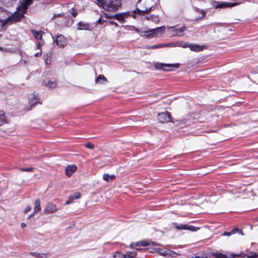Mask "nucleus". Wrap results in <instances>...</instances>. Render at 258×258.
Returning a JSON list of instances; mask_svg holds the SVG:
<instances>
[{
	"mask_svg": "<svg viewBox=\"0 0 258 258\" xmlns=\"http://www.w3.org/2000/svg\"><path fill=\"white\" fill-rule=\"evenodd\" d=\"M33 0H21V5L17 8V11L8 18L0 20V22L3 26L11 25L13 23L21 21L24 18V14L26 13L28 7L31 5Z\"/></svg>",
	"mask_w": 258,
	"mask_h": 258,
	"instance_id": "obj_1",
	"label": "nucleus"
},
{
	"mask_svg": "<svg viewBox=\"0 0 258 258\" xmlns=\"http://www.w3.org/2000/svg\"><path fill=\"white\" fill-rule=\"evenodd\" d=\"M98 5L105 10L115 11L121 6L120 0H97Z\"/></svg>",
	"mask_w": 258,
	"mask_h": 258,
	"instance_id": "obj_2",
	"label": "nucleus"
},
{
	"mask_svg": "<svg viewBox=\"0 0 258 258\" xmlns=\"http://www.w3.org/2000/svg\"><path fill=\"white\" fill-rule=\"evenodd\" d=\"M241 3H228L221 2H213L212 5L216 8H225L227 7H232L240 4Z\"/></svg>",
	"mask_w": 258,
	"mask_h": 258,
	"instance_id": "obj_3",
	"label": "nucleus"
},
{
	"mask_svg": "<svg viewBox=\"0 0 258 258\" xmlns=\"http://www.w3.org/2000/svg\"><path fill=\"white\" fill-rule=\"evenodd\" d=\"M158 120L161 123L168 122L171 121V117L168 112H162L158 114Z\"/></svg>",
	"mask_w": 258,
	"mask_h": 258,
	"instance_id": "obj_4",
	"label": "nucleus"
},
{
	"mask_svg": "<svg viewBox=\"0 0 258 258\" xmlns=\"http://www.w3.org/2000/svg\"><path fill=\"white\" fill-rule=\"evenodd\" d=\"M179 63H174V64H170V63H159L157 62L154 64V67L157 70H165V69H163V68L164 67H174L175 68H178L179 67Z\"/></svg>",
	"mask_w": 258,
	"mask_h": 258,
	"instance_id": "obj_5",
	"label": "nucleus"
},
{
	"mask_svg": "<svg viewBox=\"0 0 258 258\" xmlns=\"http://www.w3.org/2000/svg\"><path fill=\"white\" fill-rule=\"evenodd\" d=\"M57 211V208L54 204L52 203H49L47 204L44 212L46 214H52Z\"/></svg>",
	"mask_w": 258,
	"mask_h": 258,
	"instance_id": "obj_6",
	"label": "nucleus"
},
{
	"mask_svg": "<svg viewBox=\"0 0 258 258\" xmlns=\"http://www.w3.org/2000/svg\"><path fill=\"white\" fill-rule=\"evenodd\" d=\"M175 227L178 230H188L192 231H196L197 230L199 229V228L194 227L192 225L188 226L186 224H180L176 226Z\"/></svg>",
	"mask_w": 258,
	"mask_h": 258,
	"instance_id": "obj_7",
	"label": "nucleus"
},
{
	"mask_svg": "<svg viewBox=\"0 0 258 258\" xmlns=\"http://www.w3.org/2000/svg\"><path fill=\"white\" fill-rule=\"evenodd\" d=\"M55 42L57 46L63 47L67 45V40L62 35H58L56 37Z\"/></svg>",
	"mask_w": 258,
	"mask_h": 258,
	"instance_id": "obj_8",
	"label": "nucleus"
},
{
	"mask_svg": "<svg viewBox=\"0 0 258 258\" xmlns=\"http://www.w3.org/2000/svg\"><path fill=\"white\" fill-rule=\"evenodd\" d=\"M165 27L164 26H162L160 27L156 28L155 29H153L150 30L149 31H147V33H151L149 35H151L152 37L154 35H156L158 33H163L165 31Z\"/></svg>",
	"mask_w": 258,
	"mask_h": 258,
	"instance_id": "obj_9",
	"label": "nucleus"
},
{
	"mask_svg": "<svg viewBox=\"0 0 258 258\" xmlns=\"http://www.w3.org/2000/svg\"><path fill=\"white\" fill-rule=\"evenodd\" d=\"M76 169L77 166L75 165L68 166L66 168V173L68 176L70 177Z\"/></svg>",
	"mask_w": 258,
	"mask_h": 258,
	"instance_id": "obj_10",
	"label": "nucleus"
},
{
	"mask_svg": "<svg viewBox=\"0 0 258 258\" xmlns=\"http://www.w3.org/2000/svg\"><path fill=\"white\" fill-rule=\"evenodd\" d=\"M81 196V194L80 192H76L74 195L70 196L66 202V204L69 205L71 204L74 200L79 199L80 198Z\"/></svg>",
	"mask_w": 258,
	"mask_h": 258,
	"instance_id": "obj_11",
	"label": "nucleus"
},
{
	"mask_svg": "<svg viewBox=\"0 0 258 258\" xmlns=\"http://www.w3.org/2000/svg\"><path fill=\"white\" fill-rule=\"evenodd\" d=\"M188 47L192 51H200L203 50L204 46L198 44H189Z\"/></svg>",
	"mask_w": 258,
	"mask_h": 258,
	"instance_id": "obj_12",
	"label": "nucleus"
},
{
	"mask_svg": "<svg viewBox=\"0 0 258 258\" xmlns=\"http://www.w3.org/2000/svg\"><path fill=\"white\" fill-rule=\"evenodd\" d=\"M29 99L30 103L32 105H36L38 103L39 99L38 98L37 95L35 94H32L29 95Z\"/></svg>",
	"mask_w": 258,
	"mask_h": 258,
	"instance_id": "obj_13",
	"label": "nucleus"
},
{
	"mask_svg": "<svg viewBox=\"0 0 258 258\" xmlns=\"http://www.w3.org/2000/svg\"><path fill=\"white\" fill-rule=\"evenodd\" d=\"M79 30H90V25L87 23L82 22H80L78 23Z\"/></svg>",
	"mask_w": 258,
	"mask_h": 258,
	"instance_id": "obj_14",
	"label": "nucleus"
},
{
	"mask_svg": "<svg viewBox=\"0 0 258 258\" xmlns=\"http://www.w3.org/2000/svg\"><path fill=\"white\" fill-rule=\"evenodd\" d=\"M152 7H151L148 9H146L145 10H140L139 9H136L134 13L141 16H143L146 14H148L152 10Z\"/></svg>",
	"mask_w": 258,
	"mask_h": 258,
	"instance_id": "obj_15",
	"label": "nucleus"
},
{
	"mask_svg": "<svg viewBox=\"0 0 258 258\" xmlns=\"http://www.w3.org/2000/svg\"><path fill=\"white\" fill-rule=\"evenodd\" d=\"M115 178V176L113 174L110 175L109 174H104L103 175V179L107 181L110 182Z\"/></svg>",
	"mask_w": 258,
	"mask_h": 258,
	"instance_id": "obj_16",
	"label": "nucleus"
},
{
	"mask_svg": "<svg viewBox=\"0 0 258 258\" xmlns=\"http://www.w3.org/2000/svg\"><path fill=\"white\" fill-rule=\"evenodd\" d=\"M105 82H107V79L103 75H100L95 80L96 84H103Z\"/></svg>",
	"mask_w": 258,
	"mask_h": 258,
	"instance_id": "obj_17",
	"label": "nucleus"
},
{
	"mask_svg": "<svg viewBox=\"0 0 258 258\" xmlns=\"http://www.w3.org/2000/svg\"><path fill=\"white\" fill-rule=\"evenodd\" d=\"M41 210L40 201L37 199L35 202V206L34 208V213H38Z\"/></svg>",
	"mask_w": 258,
	"mask_h": 258,
	"instance_id": "obj_18",
	"label": "nucleus"
},
{
	"mask_svg": "<svg viewBox=\"0 0 258 258\" xmlns=\"http://www.w3.org/2000/svg\"><path fill=\"white\" fill-rule=\"evenodd\" d=\"M30 254L39 258H47L48 254L45 253L30 252Z\"/></svg>",
	"mask_w": 258,
	"mask_h": 258,
	"instance_id": "obj_19",
	"label": "nucleus"
},
{
	"mask_svg": "<svg viewBox=\"0 0 258 258\" xmlns=\"http://www.w3.org/2000/svg\"><path fill=\"white\" fill-rule=\"evenodd\" d=\"M146 18L147 20H151L153 22L158 23L160 21V19L158 16H155V15H151L149 17H146Z\"/></svg>",
	"mask_w": 258,
	"mask_h": 258,
	"instance_id": "obj_20",
	"label": "nucleus"
},
{
	"mask_svg": "<svg viewBox=\"0 0 258 258\" xmlns=\"http://www.w3.org/2000/svg\"><path fill=\"white\" fill-rule=\"evenodd\" d=\"M7 122L5 113L3 111H0V125Z\"/></svg>",
	"mask_w": 258,
	"mask_h": 258,
	"instance_id": "obj_21",
	"label": "nucleus"
},
{
	"mask_svg": "<svg viewBox=\"0 0 258 258\" xmlns=\"http://www.w3.org/2000/svg\"><path fill=\"white\" fill-rule=\"evenodd\" d=\"M164 46V44H157V45H153L151 46H146L145 48L148 49H158L161 47H163Z\"/></svg>",
	"mask_w": 258,
	"mask_h": 258,
	"instance_id": "obj_22",
	"label": "nucleus"
},
{
	"mask_svg": "<svg viewBox=\"0 0 258 258\" xmlns=\"http://www.w3.org/2000/svg\"><path fill=\"white\" fill-rule=\"evenodd\" d=\"M31 31H32V34H33L34 36L36 39H41V38H42L41 31H37L34 30H32Z\"/></svg>",
	"mask_w": 258,
	"mask_h": 258,
	"instance_id": "obj_23",
	"label": "nucleus"
},
{
	"mask_svg": "<svg viewBox=\"0 0 258 258\" xmlns=\"http://www.w3.org/2000/svg\"><path fill=\"white\" fill-rule=\"evenodd\" d=\"M113 17H114L116 19L120 22H123L124 21V15L122 14H115L113 16Z\"/></svg>",
	"mask_w": 258,
	"mask_h": 258,
	"instance_id": "obj_24",
	"label": "nucleus"
},
{
	"mask_svg": "<svg viewBox=\"0 0 258 258\" xmlns=\"http://www.w3.org/2000/svg\"><path fill=\"white\" fill-rule=\"evenodd\" d=\"M177 29V31H176L177 34H175V35H176L177 36H181L183 35V32L186 30V28H185V27L183 26L179 29Z\"/></svg>",
	"mask_w": 258,
	"mask_h": 258,
	"instance_id": "obj_25",
	"label": "nucleus"
},
{
	"mask_svg": "<svg viewBox=\"0 0 258 258\" xmlns=\"http://www.w3.org/2000/svg\"><path fill=\"white\" fill-rule=\"evenodd\" d=\"M137 255V253L135 251L132 252H126V254H124L125 258H134Z\"/></svg>",
	"mask_w": 258,
	"mask_h": 258,
	"instance_id": "obj_26",
	"label": "nucleus"
},
{
	"mask_svg": "<svg viewBox=\"0 0 258 258\" xmlns=\"http://www.w3.org/2000/svg\"><path fill=\"white\" fill-rule=\"evenodd\" d=\"M45 84L51 88H54L56 86V83L54 81H48L47 83L45 82Z\"/></svg>",
	"mask_w": 258,
	"mask_h": 258,
	"instance_id": "obj_27",
	"label": "nucleus"
},
{
	"mask_svg": "<svg viewBox=\"0 0 258 258\" xmlns=\"http://www.w3.org/2000/svg\"><path fill=\"white\" fill-rule=\"evenodd\" d=\"M44 60L46 64H50L51 62V54L47 53L46 55H44Z\"/></svg>",
	"mask_w": 258,
	"mask_h": 258,
	"instance_id": "obj_28",
	"label": "nucleus"
},
{
	"mask_svg": "<svg viewBox=\"0 0 258 258\" xmlns=\"http://www.w3.org/2000/svg\"><path fill=\"white\" fill-rule=\"evenodd\" d=\"M170 252V250L167 249H160L159 250L160 254L162 255H167V253Z\"/></svg>",
	"mask_w": 258,
	"mask_h": 258,
	"instance_id": "obj_29",
	"label": "nucleus"
},
{
	"mask_svg": "<svg viewBox=\"0 0 258 258\" xmlns=\"http://www.w3.org/2000/svg\"><path fill=\"white\" fill-rule=\"evenodd\" d=\"M114 258H125L124 254L120 252H116L113 255Z\"/></svg>",
	"mask_w": 258,
	"mask_h": 258,
	"instance_id": "obj_30",
	"label": "nucleus"
},
{
	"mask_svg": "<svg viewBox=\"0 0 258 258\" xmlns=\"http://www.w3.org/2000/svg\"><path fill=\"white\" fill-rule=\"evenodd\" d=\"M139 246H141V241L137 242L135 243H132L130 245L131 247H132L133 248H135L138 250H140L142 249H139V248H136L137 247Z\"/></svg>",
	"mask_w": 258,
	"mask_h": 258,
	"instance_id": "obj_31",
	"label": "nucleus"
},
{
	"mask_svg": "<svg viewBox=\"0 0 258 258\" xmlns=\"http://www.w3.org/2000/svg\"><path fill=\"white\" fill-rule=\"evenodd\" d=\"M33 169H34V168H33V167H29V168H22L21 170L22 171L31 172V171H32Z\"/></svg>",
	"mask_w": 258,
	"mask_h": 258,
	"instance_id": "obj_32",
	"label": "nucleus"
},
{
	"mask_svg": "<svg viewBox=\"0 0 258 258\" xmlns=\"http://www.w3.org/2000/svg\"><path fill=\"white\" fill-rule=\"evenodd\" d=\"M178 253L170 250V252L167 253V255H170L172 257L176 256V255H177Z\"/></svg>",
	"mask_w": 258,
	"mask_h": 258,
	"instance_id": "obj_33",
	"label": "nucleus"
},
{
	"mask_svg": "<svg viewBox=\"0 0 258 258\" xmlns=\"http://www.w3.org/2000/svg\"><path fill=\"white\" fill-rule=\"evenodd\" d=\"M150 243L148 241H141V246H147L150 245Z\"/></svg>",
	"mask_w": 258,
	"mask_h": 258,
	"instance_id": "obj_34",
	"label": "nucleus"
},
{
	"mask_svg": "<svg viewBox=\"0 0 258 258\" xmlns=\"http://www.w3.org/2000/svg\"><path fill=\"white\" fill-rule=\"evenodd\" d=\"M233 233H234V230H232V231H231V232H224L223 235H224V236H230L232 234H233Z\"/></svg>",
	"mask_w": 258,
	"mask_h": 258,
	"instance_id": "obj_35",
	"label": "nucleus"
},
{
	"mask_svg": "<svg viewBox=\"0 0 258 258\" xmlns=\"http://www.w3.org/2000/svg\"><path fill=\"white\" fill-rule=\"evenodd\" d=\"M85 147L89 149H93L94 148V145L91 143H88L86 144Z\"/></svg>",
	"mask_w": 258,
	"mask_h": 258,
	"instance_id": "obj_36",
	"label": "nucleus"
},
{
	"mask_svg": "<svg viewBox=\"0 0 258 258\" xmlns=\"http://www.w3.org/2000/svg\"><path fill=\"white\" fill-rule=\"evenodd\" d=\"M31 210V207L30 206H28L24 210V213H27L29 212Z\"/></svg>",
	"mask_w": 258,
	"mask_h": 258,
	"instance_id": "obj_37",
	"label": "nucleus"
},
{
	"mask_svg": "<svg viewBox=\"0 0 258 258\" xmlns=\"http://www.w3.org/2000/svg\"><path fill=\"white\" fill-rule=\"evenodd\" d=\"M176 31H177V29H173L171 31V36H173V37L174 36H177L176 35H174L175 34H177Z\"/></svg>",
	"mask_w": 258,
	"mask_h": 258,
	"instance_id": "obj_38",
	"label": "nucleus"
},
{
	"mask_svg": "<svg viewBox=\"0 0 258 258\" xmlns=\"http://www.w3.org/2000/svg\"><path fill=\"white\" fill-rule=\"evenodd\" d=\"M71 14L74 17H76L77 15V13L74 9L71 10Z\"/></svg>",
	"mask_w": 258,
	"mask_h": 258,
	"instance_id": "obj_39",
	"label": "nucleus"
},
{
	"mask_svg": "<svg viewBox=\"0 0 258 258\" xmlns=\"http://www.w3.org/2000/svg\"><path fill=\"white\" fill-rule=\"evenodd\" d=\"M41 51L40 50V52H37L35 54V56L36 57H39L41 55Z\"/></svg>",
	"mask_w": 258,
	"mask_h": 258,
	"instance_id": "obj_40",
	"label": "nucleus"
},
{
	"mask_svg": "<svg viewBox=\"0 0 258 258\" xmlns=\"http://www.w3.org/2000/svg\"><path fill=\"white\" fill-rule=\"evenodd\" d=\"M110 23L112 25H114L115 27H117L118 26L117 24L113 21H110Z\"/></svg>",
	"mask_w": 258,
	"mask_h": 258,
	"instance_id": "obj_41",
	"label": "nucleus"
},
{
	"mask_svg": "<svg viewBox=\"0 0 258 258\" xmlns=\"http://www.w3.org/2000/svg\"><path fill=\"white\" fill-rule=\"evenodd\" d=\"M26 226V224H25V223H22L21 224V227H22V228H24V227H25Z\"/></svg>",
	"mask_w": 258,
	"mask_h": 258,
	"instance_id": "obj_42",
	"label": "nucleus"
},
{
	"mask_svg": "<svg viewBox=\"0 0 258 258\" xmlns=\"http://www.w3.org/2000/svg\"><path fill=\"white\" fill-rule=\"evenodd\" d=\"M255 255H248L247 256V258H255Z\"/></svg>",
	"mask_w": 258,
	"mask_h": 258,
	"instance_id": "obj_43",
	"label": "nucleus"
},
{
	"mask_svg": "<svg viewBox=\"0 0 258 258\" xmlns=\"http://www.w3.org/2000/svg\"><path fill=\"white\" fill-rule=\"evenodd\" d=\"M35 213H34V212L33 214H32L31 215H30L28 217V219H29V218H30L34 216V214H35Z\"/></svg>",
	"mask_w": 258,
	"mask_h": 258,
	"instance_id": "obj_44",
	"label": "nucleus"
},
{
	"mask_svg": "<svg viewBox=\"0 0 258 258\" xmlns=\"http://www.w3.org/2000/svg\"><path fill=\"white\" fill-rule=\"evenodd\" d=\"M41 45V44L40 43H38L37 44V48H38V49H40V47Z\"/></svg>",
	"mask_w": 258,
	"mask_h": 258,
	"instance_id": "obj_45",
	"label": "nucleus"
},
{
	"mask_svg": "<svg viewBox=\"0 0 258 258\" xmlns=\"http://www.w3.org/2000/svg\"><path fill=\"white\" fill-rule=\"evenodd\" d=\"M173 28H174V26H171V27H167V28L168 29H173Z\"/></svg>",
	"mask_w": 258,
	"mask_h": 258,
	"instance_id": "obj_46",
	"label": "nucleus"
},
{
	"mask_svg": "<svg viewBox=\"0 0 258 258\" xmlns=\"http://www.w3.org/2000/svg\"><path fill=\"white\" fill-rule=\"evenodd\" d=\"M190 44H185L184 46H183V47H188V45H189Z\"/></svg>",
	"mask_w": 258,
	"mask_h": 258,
	"instance_id": "obj_47",
	"label": "nucleus"
},
{
	"mask_svg": "<svg viewBox=\"0 0 258 258\" xmlns=\"http://www.w3.org/2000/svg\"><path fill=\"white\" fill-rule=\"evenodd\" d=\"M233 230H234V233H235L236 231L238 230V229H234Z\"/></svg>",
	"mask_w": 258,
	"mask_h": 258,
	"instance_id": "obj_48",
	"label": "nucleus"
},
{
	"mask_svg": "<svg viewBox=\"0 0 258 258\" xmlns=\"http://www.w3.org/2000/svg\"><path fill=\"white\" fill-rule=\"evenodd\" d=\"M151 243H152V245H154V242H151Z\"/></svg>",
	"mask_w": 258,
	"mask_h": 258,
	"instance_id": "obj_49",
	"label": "nucleus"
},
{
	"mask_svg": "<svg viewBox=\"0 0 258 258\" xmlns=\"http://www.w3.org/2000/svg\"><path fill=\"white\" fill-rule=\"evenodd\" d=\"M105 15L106 16V17H111V16H107V15H106V14H105Z\"/></svg>",
	"mask_w": 258,
	"mask_h": 258,
	"instance_id": "obj_50",
	"label": "nucleus"
},
{
	"mask_svg": "<svg viewBox=\"0 0 258 258\" xmlns=\"http://www.w3.org/2000/svg\"><path fill=\"white\" fill-rule=\"evenodd\" d=\"M2 49V47H0V49Z\"/></svg>",
	"mask_w": 258,
	"mask_h": 258,
	"instance_id": "obj_51",
	"label": "nucleus"
},
{
	"mask_svg": "<svg viewBox=\"0 0 258 258\" xmlns=\"http://www.w3.org/2000/svg\"><path fill=\"white\" fill-rule=\"evenodd\" d=\"M141 0H139V2H140Z\"/></svg>",
	"mask_w": 258,
	"mask_h": 258,
	"instance_id": "obj_52",
	"label": "nucleus"
},
{
	"mask_svg": "<svg viewBox=\"0 0 258 258\" xmlns=\"http://www.w3.org/2000/svg\"><path fill=\"white\" fill-rule=\"evenodd\" d=\"M1 36V35L0 34V37Z\"/></svg>",
	"mask_w": 258,
	"mask_h": 258,
	"instance_id": "obj_53",
	"label": "nucleus"
}]
</instances>
